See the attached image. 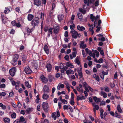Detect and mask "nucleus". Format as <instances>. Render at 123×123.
I'll return each mask as SVG.
<instances>
[{
  "label": "nucleus",
  "mask_w": 123,
  "mask_h": 123,
  "mask_svg": "<svg viewBox=\"0 0 123 123\" xmlns=\"http://www.w3.org/2000/svg\"><path fill=\"white\" fill-rule=\"evenodd\" d=\"M44 15V13H43L42 12H41V13L40 18L41 19L43 20Z\"/></svg>",
  "instance_id": "obj_52"
},
{
  "label": "nucleus",
  "mask_w": 123,
  "mask_h": 123,
  "mask_svg": "<svg viewBox=\"0 0 123 123\" xmlns=\"http://www.w3.org/2000/svg\"><path fill=\"white\" fill-rule=\"evenodd\" d=\"M81 51L83 57L84 58L85 57H86V55L85 54V51L84 50L82 49Z\"/></svg>",
  "instance_id": "obj_57"
},
{
  "label": "nucleus",
  "mask_w": 123,
  "mask_h": 123,
  "mask_svg": "<svg viewBox=\"0 0 123 123\" xmlns=\"http://www.w3.org/2000/svg\"><path fill=\"white\" fill-rule=\"evenodd\" d=\"M93 99L97 104L98 103L101 101L100 98H98L96 97H93Z\"/></svg>",
  "instance_id": "obj_26"
},
{
  "label": "nucleus",
  "mask_w": 123,
  "mask_h": 123,
  "mask_svg": "<svg viewBox=\"0 0 123 123\" xmlns=\"http://www.w3.org/2000/svg\"><path fill=\"white\" fill-rule=\"evenodd\" d=\"M44 50L45 53L47 54H49V49L48 47L46 45H45L44 47Z\"/></svg>",
  "instance_id": "obj_19"
},
{
  "label": "nucleus",
  "mask_w": 123,
  "mask_h": 123,
  "mask_svg": "<svg viewBox=\"0 0 123 123\" xmlns=\"http://www.w3.org/2000/svg\"><path fill=\"white\" fill-rule=\"evenodd\" d=\"M53 32L55 34H57L60 31V28L59 26L57 24L55 26H53Z\"/></svg>",
  "instance_id": "obj_4"
},
{
  "label": "nucleus",
  "mask_w": 123,
  "mask_h": 123,
  "mask_svg": "<svg viewBox=\"0 0 123 123\" xmlns=\"http://www.w3.org/2000/svg\"><path fill=\"white\" fill-rule=\"evenodd\" d=\"M15 10L16 12L18 13H19L20 12V11L19 9V7H17L15 8Z\"/></svg>",
  "instance_id": "obj_47"
},
{
  "label": "nucleus",
  "mask_w": 123,
  "mask_h": 123,
  "mask_svg": "<svg viewBox=\"0 0 123 123\" xmlns=\"http://www.w3.org/2000/svg\"><path fill=\"white\" fill-rule=\"evenodd\" d=\"M70 33H71L72 37L74 39H76L78 37H80V33L78 32L75 30H71Z\"/></svg>",
  "instance_id": "obj_1"
},
{
  "label": "nucleus",
  "mask_w": 123,
  "mask_h": 123,
  "mask_svg": "<svg viewBox=\"0 0 123 123\" xmlns=\"http://www.w3.org/2000/svg\"><path fill=\"white\" fill-rule=\"evenodd\" d=\"M37 99L35 100V102L36 103H38L39 102V100H40L39 96L38 95L36 97Z\"/></svg>",
  "instance_id": "obj_45"
},
{
  "label": "nucleus",
  "mask_w": 123,
  "mask_h": 123,
  "mask_svg": "<svg viewBox=\"0 0 123 123\" xmlns=\"http://www.w3.org/2000/svg\"><path fill=\"white\" fill-rule=\"evenodd\" d=\"M34 4L37 6L40 5L41 3L40 0H34Z\"/></svg>",
  "instance_id": "obj_18"
},
{
  "label": "nucleus",
  "mask_w": 123,
  "mask_h": 123,
  "mask_svg": "<svg viewBox=\"0 0 123 123\" xmlns=\"http://www.w3.org/2000/svg\"><path fill=\"white\" fill-rule=\"evenodd\" d=\"M25 86L28 88H30L31 87V85L29 84V82L27 81L25 82Z\"/></svg>",
  "instance_id": "obj_41"
},
{
  "label": "nucleus",
  "mask_w": 123,
  "mask_h": 123,
  "mask_svg": "<svg viewBox=\"0 0 123 123\" xmlns=\"http://www.w3.org/2000/svg\"><path fill=\"white\" fill-rule=\"evenodd\" d=\"M15 26H16L18 27H20L21 26V25L19 23H16Z\"/></svg>",
  "instance_id": "obj_63"
},
{
  "label": "nucleus",
  "mask_w": 123,
  "mask_h": 123,
  "mask_svg": "<svg viewBox=\"0 0 123 123\" xmlns=\"http://www.w3.org/2000/svg\"><path fill=\"white\" fill-rule=\"evenodd\" d=\"M13 123H20L19 120L17 119L15 120L14 122Z\"/></svg>",
  "instance_id": "obj_64"
},
{
  "label": "nucleus",
  "mask_w": 123,
  "mask_h": 123,
  "mask_svg": "<svg viewBox=\"0 0 123 123\" xmlns=\"http://www.w3.org/2000/svg\"><path fill=\"white\" fill-rule=\"evenodd\" d=\"M77 52H73L72 53V55L71 54H70V59H73V58L75 57L76 56V54Z\"/></svg>",
  "instance_id": "obj_28"
},
{
  "label": "nucleus",
  "mask_w": 123,
  "mask_h": 123,
  "mask_svg": "<svg viewBox=\"0 0 123 123\" xmlns=\"http://www.w3.org/2000/svg\"><path fill=\"white\" fill-rule=\"evenodd\" d=\"M59 68L61 69H62L64 68V69L65 70H66L67 68V67H64L63 64L62 63H61L60 64V65L59 66Z\"/></svg>",
  "instance_id": "obj_39"
},
{
  "label": "nucleus",
  "mask_w": 123,
  "mask_h": 123,
  "mask_svg": "<svg viewBox=\"0 0 123 123\" xmlns=\"http://www.w3.org/2000/svg\"><path fill=\"white\" fill-rule=\"evenodd\" d=\"M100 94L101 96H103L104 98H106L107 97V95L106 93L103 91L101 92Z\"/></svg>",
  "instance_id": "obj_34"
},
{
  "label": "nucleus",
  "mask_w": 123,
  "mask_h": 123,
  "mask_svg": "<svg viewBox=\"0 0 123 123\" xmlns=\"http://www.w3.org/2000/svg\"><path fill=\"white\" fill-rule=\"evenodd\" d=\"M71 99L72 100H74V94L72 92L71 93Z\"/></svg>",
  "instance_id": "obj_56"
},
{
  "label": "nucleus",
  "mask_w": 123,
  "mask_h": 123,
  "mask_svg": "<svg viewBox=\"0 0 123 123\" xmlns=\"http://www.w3.org/2000/svg\"><path fill=\"white\" fill-rule=\"evenodd\" d=\"M95 17L92 14L90 15V18L92 20V21L93 22L95 19Z\"/></svg>",
  "instance_id": "obj_44"
},
{
  "label": "nucleus",
  "mask_w": 123,
  "mask_h": 123,
  "mask_svg": "<svg viewBox=\"0 0 123 123\" xmlns=\"http://www.w3.org/2000/svg\"><path fill=\"white\" fill-rule=\"evenodd\" d=\"M78 18L80 19H82L83 18V16L80 13H78L77 14Z\"/></svg>",
  "instance_id": "obj_46"
},
{
  "label": "nucleus",
  "mask_w": 123,
  "mask_h": 123,
  "mask_svg": "<svg viewBox=\"0 0 123 123\" xmlns=\"http://www.w3.org/2000/svg\"><path fill=\"white\" fill-rule=\"evenodd\" d=\"M79 57L77 56L76 59L75 60V62L78 65H80V62L79 61Z\"/></svg>",
  "instance_id": "obj_33"
},
{
  "label": "nucleus",
  "mask_w": 123,
  "mask_h": 123,
  "mask_svg": "<svg viewBox=\"0 0 123 123\" xmlns=\"http://www.w3.org/2000/svg\"><path fill=\"white\" fill-rule=\"evenodd\" d=\"M19 57V55L17 54H15L14 55L13 59L11 62V63L13 66H15L17 65V61Z\"/></svg>",
  "instance_id": "obj_2"
},
{
  "label": "nucleus",
  "mask_w": 123,
  "mask_h": 123,
  "mask_svg": "<svg viewBox=\"0 0 123 123\" xmlns=\"http://www.w3.org/2000/svg\"><path fill=\"white\" fill-rule=\"evenodd\" d=\"M64 17V16L63 14L59 15L58 16V20L60 22L63 20Z\"/></svg>",
  "instance_id": "obj_20"
},
{
  "label": "nucleus",
  "mask_w": 123,
  "mask_h": 123,
  "mask_svg": "<svg viewBox=\"0 0 123 123\" xmlns=\"http://www.w3.org/2000/svg\"><path fill=\"white\" fill-rule=\"evenodd\" d=\"M77 89L78 91L81 93H82L84 92L82 88H80V87H77Z\"/></svg>",
  "instance_id": "obj_35"
},
{
  "label": "nucleus",
  "mask_w": 123,
  "mask_h": 123,
  "mask_svg": "<svg viewBox=\"0 0 123 123\" xmlns=\"http://www.w3.org/2000/svg\"><path fill=\"white\" fill-rule=\"evenodd\" d=\"M61 102L64 104H67L68 103L67 101L64 99H63Z\"/></svg>",
  "instance_id": "obj_58"
},
{
  "label": "nucleus",
  "mask_w": 123,
  "mask_h": 123,
  "mask_svg": "<svg viewBox=\"0 0 123 123\" xmlns=\"http://www.w3.org/2000/svg\"><path fill=\"white\" fill-rule=\"evenodd\" d=\"M11 24L12 25L15 26L16 23L15 21H13L11 22Z\"/></svg>",
  "instance_id": "obj_59"
},
{
  "label": "nucleus",
  "mask_w": 123,
  "mask_h": 123,
  "mask_svg": "<svg viewBox=\"0 0 123 123\" xmlns=\"http://www.w3.org/2000/svg\"><path fill=\"white\" fill-rule=\"evenodd\" d=\"M84 2L85 4V6H88L91 3L90 0H84Z\"/></svg>",
  "instance_id": "obj_21"
},
{
  "label": "nucleus",
  "mask_w": 123,
  "mask_h": 123,
  "mask_svg": "<svg viewBox=\"0 0 123 123\" xmlns=\"http://www.w3.org/2000/svg\"><path fill=\"white\" fill-rule=\"evenodd\" d=\"M64 83L66 86V87L67 88L70 87V85L68 82H66L65 83Z\"/></svg>",
  "instance_id": "obj_49"
},
{
  "label": "nucleus",
  "mask_w": 123,
  "mask_h": 123,
  "mask_svg": "<svg viewBox=\"0 0 123 123\" xmlns=\"http://www.w3.org/2000/svg\"><path fill=\"white\" fill-rule=\"evenodd\" d=\"M66 73L68 75H69L70 74H74V72L73 70L69 69L66 70Z\"/></svg>",
  "instance_id": "obj_16"
},
{
  "label": "nucleus",
  "mask_w": 123,
  "mask_h": 123,
  "mask_svg": "<svg viewBox=\"0 0 123 123\" xmlns=\"http://www.w3.org/2000/svg\"><path fill=\"white\" fill-rule=\"evenodd\" d=\"M77 71L80 78H81L82 77V71H81L80 70H78Z\"/></svg>",
  "instance_id": "obj_38"
},
{
  "label": "nucleus",
  "mask_w": 123,
  "mask_h": 123,
  "mask_svg": "<svg viewBox=\"0 0 123 123\" xmlns=\"http://www.w3.org/2000/svg\"><path fill=\"white\" fill-rule=\"evenodd\" d=\"M46 68L48 72H50L51 71L52 66L50 64H47L46 66Z\"/></svg>",
  "instance_id": "obj_14"
},
{
  "label": "nucleus",
  "mask_w": 123,
  "mask_h": 123,
  "mask_svg": "<svg viewBox=\"0 0 123 123\" xmlns=\"http://www.w3.org/2000/svg\"><path fill=\"white\" fill-rule=\"evenodd\" d=\"M71 22V24H72V25H70V29L71 30H74L73 29L75 27V25L74 23H73V21H72Z\"/></svg>",
  "instance_id": "obj_37"
},
{
  "label": "nucleus",
  "mask_w": 123,
  "mask_h": 123,
  "mask_svg": "<svg viewBox=\"0 0 123 123\" xmlns=\"http://www.w3.org/2000/svg\"><path fill=\"white\" fill-rule=\"evenodd\" d=\"M3 120L5 123H9L10 121V119L8 117H4L3 118Z\"/></svg>",
  "instance_id": "obj_23"
},
{
  "label": "nucleus",
  "mask_w": 123,
  "mask_h": 123,
  "mask_svg": "<svg viewBox=\"0 0 123 123\" xmlns=\"http://www.w3.org/2000/svg\"><path fill=\"white\" fill-rule=\"evenodd\" d=\"M99 0H97V1L95 2L94 5L95 6H98L99 5Z\"/></svg>",
  "instance_id": "obj_53"
},
{
  "label": "nucleus",
  "mask_w": 123,
  "mask_h": 123,
  "mask_svg": "<svg viewBox=\"0 0 123 123\" xmlns=\"http://www.w3.org/2000/svg\"><path fill=\"white\" fill-rule=\"evenodd\" d=\"M34 17L33 15L29 14L27 16V19L28 21H31L33 19Z\"/></svg>",
  "instance_id": "obj_27"
},
{
  "label": "nucleus",
  "mask_w": 123,
  "mask_h": 123,
  "mask_svg": "<svg viewBox=\"0 0 123 123\" xmlns=\"http://www.w3.org/2000/svg\"><path fill=\"white\" fill-rule=\"evenodd\" d=\"M64 87V85L63 84H61L59 83L57 87V89L59 90L60 89V88H63Z\"/></svg>",
  "instance_id": "obj_30"
},
{
  "label": "nucleus",
  "mask_w": 123,
  "mask_h": 123,
  "mask_svg": "<svg viewBox=\"0 0 123 123\" xmlns=\"http://www.w3.org/2000/svg\"><path fill=\"white\" fill-rule=\"evenodd\" d=\"M87 7H86V8H85V5H84L83 8L84 9H83L82 8H80L79 9V11L80 12H82L83 14H85L86 12L85 9Z\"/></svg>",
  "instance_id": "obj_22"
},
{
  "label": "nucleus",
  "mask_w": 123,
  "mask_h": 123,
  "mask_svg": "<svg viewBox=\"0 0 123 123\" xmlns=\"http://www.w3.org/2000/svg\"><path fill=\"white\" fill-rule=\"evenodd\" d=\"M16 114L14 112H13L11 114V116L12 118H15L16 117Z\"/></svg>",
  "instance_id": "obj_42"
},
{
  "label": "nucleus",
  "mask_w": 123,
  "mask_h": 123,
  "mask_svg": "<svg viewBox=\"0 0 123 123\" xmlns=\"http://www.w3.org/2000/svg\"><path fill=\"white\" fill-rule=\"evenodd\" d=\"M103 62V60L102 58H100L99 59L97 62L98 63H101Z\"/></svg>",
  "instance_id": "obj_55"
},
{
  "label": "nucleus",
  "mask_w": 123,
  "mask_h": 123,
  "mask_svg": "<svg viewBox=\"0 0 123 123\" xmlns=\"http://www.w3.org/2000/svg\"><path fill=\"white\" fill-rule=\"evenodd\" d=\"M93 77L96 80L98 81H99V76L98 75H96L95 74H93Z\"/></svg>",
  "instance_id": "obj_36"
},
{
  "label": "nucleus",
  "mask_w": 123,
  "mask_h": 123,
  "mask_svg": "<svg viewBox=\"0 0 123 123\" xmlns=\"http://www.w3.org/2000/svg\"><path fill=\"white\" fill-rule=\"evenodd\" d=\"M19 121L20 123H26V121L25 119L24 118L23 116H21L20 118Z\"/></svg>",
  "instance_id": "obj_24"
},
{
  "label": "nucleus",
  "mask_w": 123,
  "mask_h": 123,
  "mask_svg": "<svg viewBox=\"0 0 123 123\" xmlns=\"http://www.w3.org/2000/svg\"><path fill=\"white\" fill-rule=\"evenodd\" d=\"M24 70L26 73L27 74H29L31 73V71L29 67H25Z\"/></svg>",
  "instance_id": "obj_13"
},
{
  "label": "nucleus",
  "mask_w": 123,
  "mask_h": 123,
  "mask_svg": "<svg viewBox=\"0 0 123 123\" xmlns=\"http://www.w3.org/2000/svg\"><path fill=\"white\" fill-rule=\"evenodd\" d=\"M85 98L84 96H82L81 97L80 96H77V101H79V100H81L82 99H85Z\"/></svg>",
  "instance_id": "obj_25"
},
{
  "label": "nucleus",
  "mask_w": 123,
  "mask_h": 123,
  "mask_svg": "<svg viewBox=\"0 0 123 123\" xmlns=\"http://www.w3.org/2000/svg\"><path fill=\"white\" fill-rule=\"evenodd\" d=\"M48 27L47 26H46L44 28V31L45 32H46L47 31H48Z\"/></svg>",
  "instance_id": "obj_62"
},
{
  "label": "nucleus",
  "mask_w": 123,
  "mask_h": 123,
  "mask_svg": "<svg viewBox=\"0 0 123 123\" xmlns=\"http://www.w3.org/2000/svg\"><path fill=\"white\" fill-rule=\"evenodd\" d=\"M49 98V95L45 93L42 96L43 98L44 99L47 100Z\"/></svg>",
  "instance_id": "obj_31"
},
{
  "label": "nucleus",
  "mask_w": 123,
  "mask_h": 123,
  "mask_svg": "<svg viewBox=\"0 0 123 123\" xmlns=\"http://www.w3.org/2000/svg\"><path fill=\"white\" fill-rule=\"evenodd\" d=\"M48 77V78L49 81L50 82H51L52 81V76L51 75H49Z\"/></svg>",
  "instance_id": "obj_51"
},
{
  "label": "nucleus",
  "mask_w": 123,
  "mask_h": 123,
  "mask_svg": "<svg viewBox=\"0 0 123 123\" xmlns=\"http://www.w3.org/2000/svg\"><path fill=\"white\" fill-rule=\"evenodd\" d=\"M12 84L13 85L15 86V89L17 90L19 88V86L20 84V82L19 81L16 82L15 81L12 80Z\"/></svg>",
  "instance_id": "obj_5"
},
{
  "label": "nucleus",
  "mask_w": 123,
  "mask_h": 123,
  "mask_svg": "<svg viewBox=\"0 0 123 123\" xmlns=\"http://www.w3.org/2000/svg\"><path fill=\"white\" fill-rule=\"evenodd\" d=\"M9 71L11 75L12 76H14L16 71L15 68H12L9 70Z\"/></svg>",
  "instance_id": "obj_7"
},
{
  "label": "nucleus",
  "mask_w": 123,
  "mask_h": 123,
  "mask_svg": "<svg viewBox=\"0 0 123 123\" xmlns=\"http://www.w3.org/2000/svg\"><path fill=\"white\" fill-rule=\"evenodd\" d=\"M80 48L84 49L86 47V45L85 44V42L83 41H80Z\"/></svg>",
  "instance_id": "obj_9"
},
{
  "label": "nucleus",
  "mask_w": 123,
  "mask_h": 123,
  "mask_svg": "<svg viewBox=\"0 0 123 123\" xmlns=\"http://www.w3.org/2000/svg\"><path fill=\"white\" fill-rule=\"evenodd\" d=\"M39 20L38 18L36 17L34 18L31 22V24L33 26H35L38 25Z\"/></svg>",
  "instance_id": "obj_3"
},
{
  "label": "nucleus",
  "mask_w": 123,
  "mask_h": 123,
  "mask_svg": "<svg viewBox=\"0 0 123 123\" xmlns=\"http://www.w3.org/2000/svg\"><path fill=\"white\" fill-rule=\"evenodd\" d=\"M11 10H12V8L10 6L7 7L5 8L4 12L5 14H8L11 11Z\"/></svg>",
  "instance_id": "obj_11"
},
{
  "label": "nucleus",
  "mask_w": 123,
  "mask_h": 123,
  "mask_svg": "<svg viewBox=\"0 0 123 123\" xmlns=\"http://www.w3.org/2000/svg\"><path fill=\"white\" fill-rule=\"evenodd\" d=\"M105 91L106 92H109V89L108 87H105Z\"/></svg>",
  "instance_id": "obj_61"
},
{
  "label": "nucleus",
  "mask_w": 123,
  "mask_h": 123,
  "mask_svg": "<svg viewBox=\"0 0 123 123\" xmlns=\"http://www.w3.org/2000/svg\"><path fill=\"white\" fill-rule=\"evenodd\" d=\"M94 27H90L89 28V30L92 32V35H93L94 33V31L93 30V29Z\"/></svg>",
  "instance_id": "obj_50"
},
{
  "label": "nucleus",
  "mask_w": 123,
  "mask_h": 123,
  "mask_svg": "<svg viewBox=\"0 0 123 123\" xmlns=\"http://www.w3.org/2000/svg\"><path fill=\"white\" fill-rule=\"evenodd\" d=\"M43 92H44L49 93V87L47 85L44 86L43 87Z\"/></svg>",
  "instance_id": "obj_12"
},
{
  "label": "nucleus",
  "mask_w": 123,
  "mask_h": 123,
  "mask_svg": "<svg viewBox=\"0 0 123 123\" xmlns=\"http://www.w3.org/2000/svg\"><path fill=\"white\" fill-rule=\"evenodd\" d=\"M92 105L93 106V111L95 114L96 113V110H98L99 109V107L98 105H95L93 103H92Z\"/></svg>",
  "instance_id": "obj_10"
},
{
  "label": "nucleus",
  "mask_w": 123,
  "mask_h": 123,
  "mask_svg": "<svg viewBox=\"0 0 123 123\" xmlns=\"http://www.w3.org/2000/svg\"><path fill=\"white\" fill-rule=\"evenodd\" d=\"M43 110L45 111H47V109L49 107L48 103L46 102H44L43 103Z\"/></svg>",
  "instance_id": "obj_6"
},
{
  "label": "nucleus",
  "mask_w": 123,
  "mask_h": 123,
  "mask_svg": "<svg viewBox=\"0 0 123 123\" xmlns=\"http://www.w3.org/2000/svg\"><path fill=\"white\" fill-rule=\"evenodd\" d=\"M117 109L118 111L120 113H121L122 112V111L120 107V105H117Z\"/></svg>",
  "instance_id": "obj_43"
},
{
  "label": "nucleus",
  "mask_w": 123,
  "mask_h": 123,
  "mask_svg": "<svg viewBox=\"0 0 123 123\" xmlns=\"http://www.w3.org/2000/svg\"><path fill=\"white\" fill-rule=\"evenodd\" d=\"M40 78L42 82L45 83H47L48 81V79L45 77L43 75H42L40 77Z\"/></svg>",
  "instance_id": "obj_8"
},
{
  "label": "nucleus",
  "mask_w": 123,
  "mask_h": 123,
  "mask_svg": "<svg viewBox=\"0 0 123 123\" xmlns=\"http://www.w3.org/2000/svg\"><path fill=\"white\" fill-rule=\"evenodd\" d=\"M52 118H54V119L55 120L56 119L57 116L56 112H55L53 113L52 114Z\"/></svg>",
  "instance_id": "obj_32"
},
{
  "label": "nucleus",
  "mask_w": 123,
  "mask_h": 123,
  "mask_svg": "<svg viewBox=\"0 0 123 123\" xmlns=\"http://www.w3.org/2000/svg\"><path fill=\"white\" fill-rule=\"evenodd\" d=\"M115 113V116L116 117L118 118H119L120 117V116L119 114H118L117 112H116Z\"/></svg>",
  "instance_id": "obj_54"
},
{
  "label": "nucleus",
  "mask_w": 123,
  "mask_h": 123,
  "mask_svg": "<svg viewBox=\"0 0 123 123\" xmlns=\"http://www.w3.org/2000/svg\"><path fill=\"white\" fill-rule=\"evenodd\" d=\"M68 105H65L63 106V109L65 110H67L68 109Z\"/></svg>",
  "instance_id": "obj_60"
},
{
  "label": "nucleus",
  "mask_w": 123,
  "mask_h": 123,
  "mask_svg": "<svg viewBox=\"0 0 123 123\" xmlns=\"http://www.w3.org/2000/svg\"><path fill=\"white\" fill-rule=\"evenodd\" d=\"M66 65L67 67L71 68H73L74 67V66L72 63L68 62H67Z\"/></svg>",
  "instance_id": "obj_29"
},
{
  "label": "nucleus",
  "mask_w": 123,
  "mask_h": 123,
  "mask_svg": "<svg viewBox=\"0 0 123 123\" xmlns=\"http://www.w3.org/2000/svg\"><path fill=\"white\" fill-rule=\"evenodd\" d=\"M53 28H52L50 27L49 28V29L48 32V34H47V37L48 38H49L50 34H52L53 33Z\"/></svg>",
  "instance_id": "obj_15"
},
{
  "label": "nucleus",
  "mask_w": 123,
  "mask_h": 123,
  "mask_svg": "<svg viewBox=\"0 0 123 123\" xmlns=\"http://www.w3.org/2000/svg\"><path fill=\"white\" fill-rule=\"evenodd\" d=\"M77 28L78 30L80 31H82L85 30V28L84 27L81 26L79 25L77 26Z\"/></svg>",
  "instance_id": "obj_17"
},
{
  "label": "nucleus",
  "mask_w": 123,
  "mask_h": 123,
  "mask_svg": "<svg viewBox=\"0 0 123 123\" xmlns=\"http://www.w3.org/2000/svg\"><path fill=\"white\" fill-rule=\"evenodd\" d=\"M6 87V85L4 84H2L0 85V88H5Z\"/></svg>",
  "instance_id": "obj_48"
},
{
  "label": "nucleus",
  "mask_w": 123,
  "mask_h": 123,
  "mask_svg": "<svg viewBox=\"0 0 123 123\" xmlns=\"http://www.w3.org/2000/svg\"><path fill=\"white\" fill-rule=\"evenodd\" d=\"M92 51L93 52H94L96 54V56L97 57H98L99 56V53L97 50H94L92 49Z\"/></svg>",
  "instance_id": "obj_40"
}]
</instances>
